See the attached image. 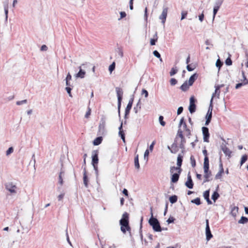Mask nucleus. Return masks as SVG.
Segmentation results:
<instances>
[{"instance_id":"27","label":"nucleus","mask_w":248,"mask_h":248,"mask_svg":"<svg viewBox=\"0 0 248 248\" xmlns=\"http://www.w3.org/2000/svg\"><path fill=\"white\" fill-rule=\"evenodd\" d=\"M103 140L102 137H97L94 139V140L93 141V144L94 145H98L102 142V141Z\"/></svg>"},{"instance_id":"1","label":"nucleus","mask_w":248,"mask_h":248,"mask_svg":"<svg viewBox=\"0 0 248 248\" xmlns=\"http://www.w3.org/2000/svg\"><path fill=\"white\" fill-rule=\"evenodd\" d=\"M151 217L149 220V224L153 228V230L156 232H161L162 231V228L160 225L158 220L154 217L152 213V207L150 208Z\"/></svg>"},{"instance_id":"41","label":"nucleus","mask_w":248,"mask_h":248,"mask_svg":"<svg viewBox=\"0 0 248 248\" xmlns=\"http://www.w3.org/2000/svg\"><path fill=\"white\" fill-rule=\"evenodd\" d=\"M203 197L205 199V200H206L208 198H209V196H210L209 190H207L205 191H204L203 193Z\"/></svg>"},{"instance_id":"36","label":"nucleus","mask_w":248,"mask_h":248,"mask_svg":"<svg viewBox=\"0 0 248 248\" xmlns=\"http://www.w3.org/2000/svg\"><path fill=\"white\" fill-rule=\"evenodd\" d=\"M220 6L215 5L213 9V20L214 19L215 16L218 12Z\"/></svg>"},{"instance_id":"13","label":"nucleus","mask_w":248,"mask_h":248,"mask_svg":"<svg viewBox=\"0 0 248 248\" xmlns=\"http://www.w3.org/2000/svg\"><path fill=\"white\" fill-rule=\"evenodd\" d=\"M185 185L187 188L189 189H192L193 187L194 184L190 172L188 173L187 181L185 183Z\"/></svg>"},{"instance_id":"49","label":"nucleus","mask_w":248,"mask_h":248,"mask_svg":"<svg viewBox=\"0 0 248 248\" xmlns=\"http://www.w3.org/2000/svg\"><path fill=\"white\" fill-rule=\"evenodd\" d=\"M204 172L205 173L204 175V177L205 179H209V178L211 175V172L210 171H209V170H207L206 172L205 171H204Z\"/></svg>"},{"instance_id":"21","label":"nucleus","mask_w":248,"mask_h":248,"mask_svg":"<svg viewBox=\"0 0 248 248\" xmlns=\"http://www.w3.org/2000/svg\"><path fill=\"white\" fill-rule=\"evenodd\" d=\"M198 77V75L197 73H194L190 76L188 80L189 85L192 86L194 81L197 79Z\"/></svg>"},{"instance_id":"12","label":"nucleus","mask_w":248,"mask_h":248,"mask_svg":"<svg viewBox=\"0 0 248 248\" xmlns=\"http://www.w3.org/2000/svg\"><path fill=\"white\" fill-rule=\"evenodd\" d=\"M129 215L125 212L123 214L122 218L120 220V225L129 224Z\"/></svg>"},{"instance_id":"56","label":"nucleus","mask_w":248,"mask_h":248,"mask_svg":"<svg viewBox=\"0 0 248 248\" xmlns=\"http://www.w3.org/2000/svg\"><path fill=\"white\" fill-rule=\"evenodd\" d=\"M142 220H143V217H142L141 218V220H140V237L141 240H142V239H143V235H142V231H141Z\"/></svg>"},{"instance_id":"5","label":"nucleus","mask_w":248,"mask_h":248,"mask_svg":"<svg viewBox=\"0 0 248 248\" xmlns=\"http://www.w3.org/2000/svg\"><path fill=\"white\" fill-rule=\"evenodd\" d=\"M5 187L6 190L9 191L11 194H16L17 189L16 186L12 182L6 183Z\"/></svg>"},{"instance_id":"48","label":"nucleus","mask_w":248,"mask_h":248,"mask_svg":"<svg viewBox=\"0 0 248 248\" xmlns=\"http://www.w3.org/2000/svg\"><path fill=\"white\" fill-rule=\"evenodd\" d=\"M14 152V148L12 147H10L8 148V149L6 152V155L7 156L11 154H12Z\"/></svg>"},{"instance_id":"37","label":"nucleus","mask_w":248,"mask_h":248,"mask_svg":"<svg viewBox=\"0 0 248 248\" xmlns=\"http://www.w3.org/2000/svg\"><path fill=\"white\" fill-rule=\"evenodd\" d=\"M4 13L5 15V21H7L8 14V4L4 5Z\"/></svg>"},{"instance_id":"39","label":"nucleus","mask_w":248,"mask_h":248,"mask_svg":"<svg viewBox=\"0 0 248 248\" xmlns=\"http://www.w3.org/2000/svg\"><path fill=\"white\" fill-rule=\"evenodd\" d=\"M248 159V156L247 155H243L241 159L240 165L242 166Z\"/></svg>"},{"instance_id":"4","label":"nucleus","mask_w":248,"mask_h":248,"mask_svg":"<svg viewBox=\"0 0 248 248\" xmlns=\"http://www.w3.org/2000/svg\"><path fill=\"white\" fill-rule=\"evenodd\" d=\"M105 125H106V118L105 116H102L101 118L99 127L98 132L99 135H104L105 133Z\"/></svg>"},{"instance_id":"50","label":"nucleus","mask_w":248,"mask_h":248,"mask_svg":"<svg viewBox=\"0 0 248 248\" xmlns=\"http://www.w3.org/2000/svg\"><path fill=\"white\" fill-rule=\"evenodd\" d=\"M246 85V83H245V82H242L240 83H238L236 84L235 89H238L240 88V87H241L242 86Z\"/></svg>"},{"instance_id":"6","label":"nucleus","mask_w":248,"mask_h":248,"mask_svg":"<svg viewBox=\"0 0 248 248\" xmlns=\"http://www.w3.org/2000/svg\"><path fill=\"white\" fill-rule=\"evenodd\" d=\"M206 222V227H205V234H206V239L207 241H209L212 237L213 235L211 233L209 224V220L206 219L205 220Z\"/></svg>"},{"instance_id":"46","label":"nucleus","mask_w":248,"mask_h":248,"mask_svg":"<svg viewBox=\"0 0 248 248\" xmlns=\"http://www.w3.org/2000/svg\"><path fill=\"white\" fill-rule=\"evenodd\" d=\"M190 162L191 164V166L192 167H195L196 166V160L193 155L190 156Z\"/></svg>"},{"instance_id":"58","label":"nucleus","mask_w":248,"mask_h":248,"mask_svg":"<svg viewBox=\"0 0 248 248\" xmlns=\"http://www.w3.org/2000/svg\"><path fill=\"white\" fill-rule=\"evenodd\" d=\"M65 90L66 91L67 93L69 94V96L72 97V95L71 94L72 88L70 87H66L65 88Z\"/></svg>"},{"instance_id":"19","label":"nucleus","mask_w":248,"mask_h":248,"mask_svg":"<svg viewBox=\"0 0 248 248\" xmlns=\"http://www.w3.org/2000/svg\"><path fill=\"white\" fill-rule=\"evenodd\" d=\"M83 179V184H84L86 188H87L88 187L89 179H88V176L87 175V172H86L85 167H84V168Z\"/></svg>"},{"instance_id":"28","label":"nucleus","mask_w":248,"mask_h":248,"mask_svg":"<svg viewBox=\"0 0 248 248\" xmlns=\"http://www.w3.org/2000/svg\"><path fill=\"white\" fill-rule=\"evenodd\" d=\"M134 164L136 169L139 170L140 168L139 160V155H137L134 158Z\"/></svg>"},{"instance_id":"38","label":"nucleus","mask_w":248,"mask_h":248,"mask_svg":"<svg viewBox=\"0 0 248 248\" xmlns=\"http://www.w3.org/2000/svg\"><path fill=\"white\" fill-rule=\"evenodd\" d=\"M191 202L195 203L197 205H199L201 204V200L200 198H196V199L192 200Z\"/></svg>"},{"instance_id":"52","label":"nucleus","mask_w":248,"mask_h":248,"mask_svg":"<svg viewBox=\"0 0 248 248\" xmlns=\"http://www.w3.org/2000/svg\"><path fill=\"white\" fill-rule=\"evenodd\" d=\"M27 103V99H24V100H21V101H18L16 102V104L17 105H21L22 104H26Z\"/></svg>"},{"instance_id":"40","label":"nucleus","mask_w":248,"mask_h":248,"mask_svg":"<svg viewBox=\"0 0 248 248\" xmlns=\"http://www.w3.org/2000/svg\"><path fill=\"white\" fill-rule=\"evenodd\" d=\"M224 86L223 84H221L220 85H218V86H217L215 87L216 88V89H215V93L214 94H217L218 95L219 94V93H220V91H219V89L221 87H223Z\"/></svg>"},{"instance_id":"15","label":"nucleus","mask_w":248,"mask_h":248,"mask_svg":"<svg viewBox=\"0 0 248 248\" xmlns=\"http://www.w3.org/2000/svg\"><path fill=\"white\" fill-rule=\"evenodd\" d=\"M176 140H174V142L171 145L170 152L172 154H176L179 150V146Z\"/></svg>"},{"instance_id":"32","label":"nucleus","mask_w":248,"mask_h":248,"mask_svg":"<svg viewBox=\"0 0 248 248\" xmlns=\"http://www.w3.org/2000/svg\"><path fill=\"white\" fill-rule=\"evenodd\" d=\"M154 37H155V38L151 39L150 40V44L151 46L155 45L157 41L158 37L157 32H156L154 35Z\"/></svg>"},{"instance_id":"42","label":"nucleus","mask_w":248,"mask_h":248,"mask_svg":"<svg viewBox=\"0 0 248 248\" xmlns=\"http://www.w3.org/2000/svg\"><path fill=\"white\" fill-rule=\"evenodd\" d=\"M119 135L124 142H125V134L124 130L119 131Z\"/></svg>"},{"instance_id":"44","label":"nucleus","mask_w":248,"mask_h":248,"mask_svg":"<svg viewBox=\"0 0 248 248\" xmlns=\"http://www.w3.org/2000/svg\"><path fill=\"white\" fill-rule=\"evenodd\" d=\"M117 53H118V55L121 57L122 58L123 57V51L122 49V48L118 47L116 50Z\"/></svg>"},{"instance_id":"59","label":"nucleus","mask_w":248,"mask_h":248,"mask_svg":"<svg viewBox=\"0 0 248 248\" xmlns=\"http://www.w3.org/2000/svg\"><path fill=\"white\" fill-rule=\"evenodd\" d=\"M66 240H67V242L71 246H72V243H71V242L70 240L69 237L67 229L66 230Z\"/></svg>"},{"instance_id":"9","label":"nucleus","mask_w":248,"mask_h":248,"mask_svg":"<svg viewBox=\"0 0 248 248\" xmlns=\"http://www.w3.org/2000/svg\"><path fill=\"white\" fill-rule=\"evenodd\" d=\"M98 152L97 150H94L92 153V164L93 166L97 165L98 163Z\"/></svg>"},{"instance_id":"18","label":"nucleus","mask_w":248,"mask_h":248,"mask_svg":"<svg viewBox=\"0 0 248 248\" xmlns=\"http://www.w3.org/2000/svg\"><path fill=\"white\" fill-rule=\"evenodd\" d=\"M203 169L204 171L207 172L209 169V161L208 156H204V163H203Z\"/></svg>"},{"instance_id":"29","label":"nucleus","mask_w":248,"mask_h":248,"mask_svg":"<svg viewBox=\"0 0 248 248\" xmlns=\"http://www.w3.org/2000/svg\"><path fill=\"white\" fill-rule=\"evenodd\" d=\"M219 194L217 191H215L212 194L211 198L215 202L219 198Z\"/></svg>"},{"instance_id":"51","label":"nucleus","mask_w":248,"mask_h":248,"mask_svg":"<svg viewBox=\"0 0 248 248\" xmlns=\"http://www.w3.org/2000/svg\"><path fill=\"white\" fill-rule=\"evenodd\" d=\"M225 63L227 65H231L232 64V61L230 57L227 58L225 61Z\"/></svg>"},{"instance_id":"31","label":"nucleus","mask_w":248,"mask_h":248,"mask_svg":"<svg viewBox=\"0 0 248 248\" xmlns=\"http://www.w3.org/2000/svg\"><path fill=\"white\" fill-rule=\"evenodd\" d=\"M178 200V197L176 195H172L170 196L169 198V201L172 204H173L177 202Z\"/></svg>"},{"instance_id":"55","label":"nucleus","mask_w":248,"mask_h":248,"mask_svg":"<svg viewBox=\"0 0 248 248\" xmlns=\"http://www.w3.org/2000/svg\"><path fill=\"white\" fill-rule=\"evenodd\" d=\"M91 108L89 107H88V110L85 115V117L86 118H89L90 115H91Z\"/></svg>"},{"instance_id":"53","label":"nucleus","mask_w":248,"mask_h":248,"mask_svg":"<svg viewBox=\"0 0 248 248\" xmlns=\"http://www.w3.org/2000/svg\"><path fill=\"white\" fill-rule=\"evenodd\" d=\"M222 65L223 63L219 60V59H218L216 63V66L219 69Z\"/></svg>"},{"instance_id":"35","label":"nucleus","mask_w":248,"mask_h":248,"mask_svg":"<svg viewBox=\"0 0 248 248\" xmlns=\"http://www.w3.org/2000/svg\"><path fill=\"white\" fill-rule=\"evenodd\" d=\"M178 72V68H177L176 66H175V67H173L171 70H170V76H174L175 74H176Z\"/></svg>"},{"instance_id":"30","label":"nucleus","mask_w":248,"mask_h":248,"mask_svg":"<svg viewBox=\"0 0 248 248\" xmlns=\"http://www.w3.org/2000/svg\"><path fill=\"white\" fill-rule=\"evenodd\" d=\"M141 108L140 99H139L136 106L134 108V111L135 113H137L139 110Z\"/></svg>"},{"instance_id":"26","label":"nucleus","mask_w":248,"mask_h":248,"mask_svg":"<svg viewBox=\"0 0 248 248\" xmlns=\"http://www.w3.org/2000/svg\"><path fill=\"white\" fill-rule=\"evenodd\" d=\"M182 162H183V156L179 154L177 156V165L178 166L177 168H181V167L182 165Z\"/></svg>"},{"instance_id":"23","label":"nucleus","mask_w":248,"mask_h":248,"mask_svg":"<svg viewBox=\"0 0 248 248\" xmlns=\"http://www.w3.org/2000/svg\"><path fill=\"white\" fill-rule=\"evenodd\" d=\"M212 117V112H208L206 114V121L205 123V125H208L209 123H210Z\"/></svg>"},{"instance_id":"20","label":"nucleus","mask_w":248,"mask_h":248,"mask_svg":"<svg viewBox=\"0 0 248 248\" xmlns=\"http://www.w3.org/2000/svg\"><path fill=\"white\" fill-rule=\"evenodd\" d=\"M121 231L124 233H125L126 231L130 232L131 230V228L129 226V224H121Z\"/></svg>"},{"instance_id":"33","label":"nucleus","mask_w":248,"mask_h":248,"mask_svg":"<svg viewBox=\"0 0 248 248\" xmlns=\"http://www.w3.org/2000/svg\"><path fill=\"white\" fill-rule=\"evenodd\" d=\"M248 222V218L247 217L242 216L240 220H238V223L239 224H245Z\"/></svg>"},{"instance_id":"43","label":"nucleus","mask_w":248,"mask_h":248,"mask_svg":"<svg viewBox=\"0 0 248 248\" xmlns=\"http://www.w3.org/2000/svg\"><path fill=\"white\" fill-rule=\"evenodd\" d=\"M153 54L155 57H156L157 58H159L160 61H162L160 53L157 50H154L153 51Z\"/></svg>"},{"instance_id":"25","label":"nucleus","mask_w":248,"mask_h":248,"mask_svg":"<svg viewBox=\"0 0 248 248\" xmlns=\"http://www.w3.org/2000/svg\"><path fill=\"white\" fill-rule=\"evenodd\" d=\"M181 139V141L179 145V147L180 148H181L182 150H185V144L186 143V140L185 137H183L180 138Z\"/></svg>"},{"instance_id":"64","label":"nucleus","mask_w":248,"mask_h":248,"mask_svg":"<svg viewBox=\"0 0 248 248\" xmlns=\"http://www.w3.org/2000/svg\"><path fill=\"white\" fill-rule=\"evenodd\" d=\"M142 94H144L145 97H146V98L148 96V92L146 90H145L144 89H142Z\"/></svg>"},{"instance_id":"34","label":"nucleus","mask_w":248,"mask_h":248,"mask_svg":"<svg viewBox=\"0 0 248 248\" xmlns=\"http://www.w3.org/2000/svg\"><path fill=\"white\" fill-rule=\"evenodd\" d=\"M184 135L183 134V131L180 128H179L177 131V135L176 136V137L174 140H177L178 137L180 138L184 137Z\"/></svg>"},{"instance_id":"60","label":"nucleus","mask_w":248,"mask_h":248,"mask_svg":"<svg viewBox=\"0 0 248 248\" xmlns=\"http://www.w3.org/2000/svg\"><path fill=\"white\" fill-rule=\"evenodd\" d=\"M224 0H216L215 5L221 6Z\"/></svg>"},{"instance_id":"61","label":"nucleus","mask_w":248,"mask_h":248,"mask_svg":"<svg viewBox=\"0 0 248 248\" xmlns=\"http://www.w3.org/2000/svg\"><path fill=\"white\" fill-rule=\"evenodd\" d=\"M174 220L175 218L173 217H170L167 220V222H168V224H170L171 223H173Z\"/></svg>"},{"instance_id":"10","label":"nucleus","mask_w":248,"mask_h":248,"mask_svg":"<svg viewBox=\"0 0 248 248\" xmlns=\"http://www.w3.org/2000/svg\"><path fill=\"white\" fill-rule=\"evenodd\" d=\"M88 63V62H86L85 63H83V64H81V66H80L78 67L79 71L75 75V77L77 78H84L85 77V75L86 72H85V71H84L82 69L81 67H84L85 65H87Z\"/></svg>"},{"instance_id":"2","label":"nucleus","mask_w":248,"mask_h":248,"mask_svg":"<svg viewBox=\"0 0 248 248\" xmlns=\"http://www.w3.org/2000/svg\"><path fill=\"white\" fill-rule=\"evenodd\" d=\"M182 169L175 167H171L170 168V172L172 173L171 177V182L173 183L177 182L179 180L180 174Z\"/></svg>"},{"instance_id":"62","label":"nucleus","mask_w":248,"mask_h":248,"mask_svg":"<svg viewBox=\"0 0 248 248\" xmlns=\"http://www.w3.org/2000/svg\"><path fill=\"white\" fill-rule=\"evenodd\" d=\"M187 15V12L182 11L181 13V20H183L186 17Z\"/></svg>"},{"instance_id":"45","label":"nucleus","mask_w":248,"mask_h":248,"mask_svg":"<svg viewBox=\"0 0 248 248\" xmlns=\"http://www.w3.org/2000/svg\"><path fill=\"white\" fill-rule=\"evenodd\" d=\"M115 68V62H113L109 66L108 68V70L110 73H111Z\"/></svg>"},{"instance_id":"16","label":"nucleus","mask_w":248,"mask_h":248,"mask_svg":"<svg viewBox=\"0 0 248 248\" xmlns=\"http://www.w3.org/2000/svg\"><path fill=\"white\" fill-rule=\"evenodd\" d=\"M219 170L215 176V178L216 179H220L221 178L222 174L224 173V169L223 168L222 163H221V161L219 165Z\"/></svg>"},{"instance_id":"54","label":"nucleus","mask_w":248,"mask_h":248,"mask_svg":"<svg viewBox=\"0 0 248 248\" xmlns=\"http://www.w3.org/2000/svg\"><path fill=\"white\" fill-rule=\"evenodd\" d=\"M170 82L171 86H174L177 84V80L175 78H172L170 79Z\"/></svg>"},{"instance_id":"14","label":"nucleus","mask_w":248,"mask_h":248,"mask_svg":"<svg viewBox=\"0 0 248 248\" xmlns=\"http://www.w3.org/2000/svg\"><path fill=\"white\" fill-rule=\"evenodd\" d=\"M168 9L167 7H163L162 14L159 16V18L161 20V22L163 24H164L166 21V17L167 16V14H168Z\"/></svg>"},{"instance_id":"7","label":"nucleus","mask_w":248,"mask_h":248,"mask_svg":"<svg viewBox=\"0 0 248 248\" xmlns=\"http://www.w3.org/2000/svg\"><path fill=\"white\" fill-rule=\"evenodd\" d=\"M196 100L193 96H191L190 98V103L188 107V110L190 113L195 112L196 109V105L195 104Z\"/></svg>"},{"instance_id":"57","label":"nucleus","mask_w":248,"mask_h":248,"mask_svg":"<svg viewBox=\"0 0 248 248\" xmlns=\"http://www.w3.org/2000/svg\"><path fill=\"white\" fill-rule=\"evenodd\" d=\"M195 68V66L192 67L191 64H187L186 66V69L188 71H192Z\"/></svg>"},{"instance_id":"17","label":"nucleus","mask_w":248,"mask_h":248,"mask_svg":"<svg viewBox=\"0 0 248 248\" xmlns=\"http://www.w3.org/2000/svg\"><path fill=\"white\" fill-rule=\"evenodd\" d=\"M221 150H222L223 152L226 155H228L229 157L231 156L232 152L223 143H222V144L221 145Z\"/></svg>"},{"instance_id":"11","label":"nucleus","mask_w":248,"mask_h":248,"mask_svg":"<svg viewBox=\"0 0 248 248\" xmlns=\"http://www.w3.org/2000/svg\"><path fill=\"white\" fill-rule=\"evenodd\" d=\"M202 132L203 136V141L204 142H208L210 134L209 132V129L207 127L203 126L202 127Z\"/></svg>"},{"instance_id":"3","label":"nucleus","mask_w":248,"mask_h":248,"mask_svg":"<svg viewBox=\"0 0 248 248\" xmlns=\"http://www.w3.org/2000/svg\"><path fill=\"white\" fill-rule=\"evenodd\" d=\"M117 96L118 99V114L120 119L121 118L120 115V108L121 106V103L123 99V90L120 87H116L115 88Z\"/></svg>"},{"instance_id":"47","label":"nucleus","mask_w":248,"mask_h":248,"mask_svg":"<svg viewBox=\"0 0 248 248\" xmlns=\"http://www.w3.org/2000/svg\"><path fill=\"white\" fill-rule=\"evenodd\" d=\"M163 119H164V117L163 116H160L159 117V121L160 124L163 126H165L166 124V123H165V122H164L163 121Z\"/></svg>"},{"instance_id":"8","label":"nucleus","mask_w":248,"mask_h":248,"mask_svg":"<svg viewBox=\"0 0 248 248\" xmlns=\"http://www.w3.org/2000/svg\"><path fill=\"white\" fill-rule=\"evenodd\" d=\"M133 101H134V96L133 95L132 97L129 100L128 103L125 108V113H124V118L125 119L127 118V116L129 115V114L130 113V111L132 108Z\"/></svg>"},{"instance_id":"63","label":"nucleus","mask_w":248,"mask_h":248,"mask_svg":"<svg viewBox=\"0 0 248 248\" xmlns=\"http://www.w3.org/2000/svg\"><path fill=\"white\" fill-rule=\"evenodd\" d=\"M183 108L182 107H180L178 108L177 111V114L178 115L181 114L183 111Z\"/></svg>"},{"instance_id":"24","label":"nucleus","mask_w":248,"mask_h":248,"mask_svg":"<svg viewBox=\"0 0 248 248\" xmlns=\"http://www.w3.org/2000/svg\"><path fill=\"white\" fill-rule=\"evenodd\" d=\"M190 85L187 83V81H186L180 87V89L184 92L186 91L188 89Z\"/></svg>"},{"instance_id":"22","label":"nucleus","mask_w":248,"mask_h":248,"mask_svg":"<svg viewBox=\"0 0 248 248\" xmlns=\"http://www.w3.org/2000/svg\"><path fill=\"white\" fill-rule=\"evenodd\" d=\"M65 173L64 171L62 170V169L61 170L59 175V183L62 186L63 184V178L64 177Z\"/></svg>"}]
</instances>
